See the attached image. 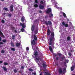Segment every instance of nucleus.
<instances>
[{
  "label": "nucleus",
  "mask_w": 75,
  "mask_h": 75,
  "mask_svg": "<svg viewBox=\"0 0 75 75\" xmlns=\"http://www.w3.org/2000/svg\"><path fill=\"white\" fill-rule=\"evenodd\" d=\"M25 19V18L24 17H22V18H21V21H22V22H24V21Z\"/></svg>",
  "instance_id": "19"
},
{
  "label": "nucleus",
  "mask_w": 75,
  "mask_h": 75,
  "mask_svg": "<svg viewBox=\"0 0 75 75\" xmlns=\"http://www.w3.org/2000/svg\"><path fill=\"white\" fill-rule=\"evenodd\" d=\"M16 38V36L14 35H12V38L13 40H15V38Z\"/></svg>",
  "instance_id": "18"
},
{
  "label": "nucleus",
  "mask_w": 75,
  "mask_h": 75,
  "mask_svg": "<svg viewBox=\"0 0 75 75\" xmlns=\"http://www.w3.org/2000/svg\"><path fill=\"white\" fill-rule=\"evenodd\" d=\"M3 44V42H0V45H1Z\"/></svg>",
  "instance_id": "54"
},
{
  "label": "nucleus",
  "mask_w": 75,
  "mask_h": 75,
  "mask_svg": "<svg viewBox=\"0 0 75 75\" xmlns=\"http://www.w3.org/2000/svg\"><path fill=\"white\" fill-rule=\"evenodd\" d=\"M65 62L67 63H68V60L67 59L65 60Z\"/></svg>",
  "instance_id": "49"
},
{
  "label": "nucleus",
  "mask_w": 75,
  "mask_h": 75,
  "mask_svg": "<svg viewBox=\"0 0 75 75\" xmlns=\"http://www.w3.org/2000/svg\"><path fill=\"white\" fill-rule=\"evenodd\" d=\"M58 54L59 56V57H61V56H62V54L60 53H58Z\"/></svg>",
  "instance_id": "44"
},
{
  "label": "nucleus",
  "mask_w": 75,
  "mask_h": 75,
  "mask_svg": "<svg viewBox=\"0 0 75 75\" xmlns=\"http://www.w3.org/2000/svg\"><path fill=\"white\" fill-rule=\"evenodd\" d=\"M34 7H35V8H37V7H38V5L37 4H35L34 5Z\"/></svg>",
  "instance_id": "31"
},
{
  "label": "nucleus",
  "mask_w": 75,
  "mask_h": 75,
  "mask_svg": "<svg viewBox=\"0 0 75 75\" xmlns=\"http://www.w3.org/2000/svg\"><path fill=\"white\" fill-rule=\"evenodd\" d=\"M61 58L62 59V61H63V60H64V59H65V57H62Z\"/></svg>",
  "instance_id": "32"
},
{
  "label": "nucleus",
  "mask_w": 75,
  "mask_h": 75,
  "mask_svg": "<svg viewBox=\"0 0 75 75\" xmlns=\"http://www.w3.org/2000/svg\"><path fill=\"white\" fill-rule=\"evenodd\" d=\"M67 21H69V19H67Z\"/></svg>",
  "instance_id": "63"
},
{
  "label": "nucleus",
  "mask_w": 75,
  "mask_h": 75,
  "mask_svg": "<svg viewBox=\"0 0 75 75\" xmlns=\"http://www.w3.org/2000/svg\"><path fill=\"white\" fill-rule=\"evenodd\" d=\"M62 25L64 26H65V27H68V24H65V23L64 22H62Z\"/></svg>",
  "instance_id": "9"
},
{
  "label": "nucleus",
  "mask_w": 75,
  "mask_h": 75,
  "mask_svg": "<svg viewBox=\"0 0 75 75\" xmlns=\"http://www.w3.org/2000/svg\"><path fill=\"white\" fill-rule=\"evenodd\" d=\"M13 7H14V5H12L11 6H10V8H13Z\"/></svg>",
  "instance_id": "39"
},
{
  "label": "nucleus",
  "mask_w": 75,
  "mask_h": 75,
  "mask_svg": "<svg viewBox=\"0 0 75 75\" xmlns=\"http://www.w3.org/2000/svg\"><path fill=\"white\" fill-rule=\"evenodd\" d=\"M38 29H37L36 30H35V31L34 33H35V34H37V33H38Z\"/></svg>",
  "instance_id": "17"
},
{
  "label": "nucleus",
  "mask_w": 75,
  "mask_h": 75,
  "mask_svg": "<svg viewBox=\"0 0 75 75\" xmlns=\"http://www.w3.org/2000/svg\"><path fill=\"white\" fill-rule=\"evenodd\" d=\"M39 13H42V12L41 11H40Z\"/></svg>",
  "instance_id": "57"
},
{
  "label": "nucleus",
  "mask_w": 75,
  "mask_h": 75,
  "mask_svg": "<svg viewBox=\"0 0 75 75\" xmlns=\"http://www.w3.org/2000/svg\"><path fill=\"white\" fill-rule=\"evenodd\" d=\"M40 75H42V74H40Z\"/></svg>",
  "instance_id": "64"
},
{
  "label": "nucleus",
  "mask_w": 75,
  "mask_h": 75,
  "mask_svg": "<svg viewBox=\"0 0 75 75\" xmlns=\"http://www.w3.org/2000/svg\"><path fill=\"white\" fill-rule=\"evenodd\" d=\"M0 35H1V37H3V38H5L4 35H3V33H2V32L0 30Z\"/></svg>",
  "instance_id": "10"
},
{
  "label": "nucleus",
  "mask_w": 75,
  "mask_h": 75,
  "mask_svg": "<svg viewBox=\"0 0 75 75\" xmlns=\"http://www.w3.org/2000/svg\"><path fill=\"white\" fill-rule=\"evenodd\" d=\"M54 32H53L51 33V36L50 39V41L49 43V44L50 45H52V47H54V44H53V41H52L54 38Z\"/></svg>",
  "instance_id": "2"
},
{
  "label": "nucleus",
  "mask_w": 75,
  "mask_h": 75,
  "mask_svg": "<svg viewBox=\"0 0 75 75\" xmlns=\"http://www.w3.org/2000/svg\"><path fill=\"white\" fill-rule=\"evenodd\" d=\"M2 42H6V39L3 40H2Z\"/></svg>",
  "instance_id": "40"
},
{
  "label": "nucleus",
  "mask_w": 75,
  "mask_h": 75,
  "mask_svg": "<svg viewBox=\"0 0 75 75\" xmlns=\"http://www.w3.org/2000/svg\"><path fill=\"white\" fill-rule=\"evenodd\" d=\"M50 17H54L53 16V14L52 13V12L50 13V14L49 15Z\"/></svg>",
  "instance_id": "22"
},
{
  "label": "nucleus",
  "mask_w": 75,
  "mask_h": 75,
  "mask_svg": "<svg viewBox=\"0 0 75 75\" xmlns=\"http://www.w3.org/2000/svg\"><path fill=\"white\" fill-rule=\"evenodd\" d=\"M34 55L35 57H37L38 55V52L35 51L34 52Z\"/></svg>",
  "instance_id": "7"
},
{
  "label": "nucleus",
  "mask_w": 75,
  "mask_h": 75,
  "mask_svg": "<svg viewBox=\"0 0 75 75\" xmlns=\"http://www.w3.org/2000/svg\"><path fill=\"white\" fill-rule=\"evenodd\" d=\"M2 68H3L4 71H7V68L4 66H3Z\"/></svg>",
  "instance_id": "15"
},
{
  "label": "nucleus",
  "mask_w": 75,
  "mask_h": 75,
  "mask_svg": "<svg viewBox=\"0 0 75 75\" xmlns=\"http://www.w3.org/2000/svg\"><path fill=\"white\" fill-rule=\"evenodd\" d=\"M56 65H57V66H58V64L57 63H56Z\"/></svg>",
  "instance_id": "61"
},
{
  "label": "nucleus",
  "mask_w": 75,
  "mask_h": 75,
  "mask_svg": "<svg viewBox=\"0 0 75 75\" xmlns=\"http://www.w3.org/2000/svg\"><path fill=\"white\" fill-rule=\"evenodd\" d=\"M39 8L40 9H44V6L40 5H39Z\"/></svg>",
  "instance_id": "13"
},
{
  "label": "nucleus",
  "mask_w": 75,
  "mask_h": 75,
  "mask_svg": "<svg viewBox=\"0 0 75 75\" xmlns=\"http://www.w3.org/2000/svg\"><path fill=\"white\" fill-rule=\"evenodd\" d=\"M12 15V14H11V13L8 14V17H11Z\"/></svg>",
  "instance_id": "30"
},
{
  "label": "nucleus",
  "mask_w": 75,
  "mask_h": 75,
  "mask_svg": "<svg viewBox=\"0 0 75 75\" xmlns=\"http://www.w3.org/2000/svg\"><path fill=\"white\" fill-rule=\"evenodd\" d=\"M58 72L59 74H61L62 72H63V71H62V68H59L58 70Z\"/></svg>",
  "instance_id": "8"
},
{
  "label": "nucleus",
  "mask_w": 75,
  "mask_h": 75,
  "mask_svg": "<svg viewBox=\"0 0 75 75\" xmlns=\"http://www.w3.org/2000/svg\"><path fill=\"white\" fill-rule=\"evenodd\" d=\"M50 13H52V11L51 8H49L46 11V13L49 14Z\"/></svg>",
  "instance_id": "6"
},
{
  "label": "nucleus",
  "mask_w": 75,
  "mask_h": 75,
  "mask_svg": "<svg viewBox=\"0 0 75 75\" xmlns=\"http://www.w3.org/2000/svg\"><path fill=\"white\" fill-rule=\"evenodd\" d=\"M42 66L43 68H46V64H45L44 63H43L42 64Z\"/></svg>",
  "instance_id": "26"
},
{
  "label": "nucleus",
  "mask_w": 75,
  "mask_h": 75,
  "mask_svg": "<svg viewBox=\"0 0 75 75\" xmlns=\"http://www.w3.org/2000/svg\"><path fill=\"white\" fill-rule=\"evenodd\" d=\"M49 48L50 51L51 52H52V47H51V46H49Z\"/></svg>",
  "instance_id": "21"
},
{
  "label": "nucleus",
  "mask_w": 75,
  "mask_h": 75,
  "mask_svg": "<svg viewBox=\"0 0 75 75\" xmlns=\"http://www.w3.org/2000/svg\"><path fill=\"white\" fill-rule=\"evenodd\" d=\"M29 71H31V72H33L34 70L32 69H30L29 70Z\"/></svg>",
  "instance_id": "35"
},
{
  "label": "nucleus",
  "mask_w": 75,
  "mask_h": 75,
  "mask_svg": "<svg viewBox=\"0 0 75 75\" xmlns=\"http://www.w3.org/2000/svg\"><path fill=\"white\" fill-rule=\"evenodd\" d=\"M69 56H70V57H71V55H72V54H71V53H69Z\"/></svg>",
  "instance_id": "48"
},
{
  "label": "nucleus",
  "mask_w": 75,
  "mask_h": 75,
  "mask_svg": "<svg viewBox=\"0 0 75 75\" xmlns=\"http://www.w3.org/2000/svg\"><path fill=\"white\" fill-rule=\"evenodd\" d=\"M10 11L11 12L13 11V8H10Z\"/></svg>",
  "instance_id": "41"
},
{
  "label": "nucleus",
  "mask_w": 75,
  "mask_h": 75,
  "mask_svg": "<svg viewBox=\"0 0 75 75\" xmlns=\"http://www.w3.org/2000/svg\"><path fill=\"white\" fill-rule=\"evenodd\" d=\"M21 69H24V67L23 66H22L21 67Z\"/></svg>",
  "instance_id": "52"
},
{
  "label": "nucleus",
  "mask_w": 75,
  "mask_h": 75,
  "mask_svg": "<svg viewBox=\"0 0 75 75\" xmlns=\"http://www.w3.org/2000/svg\"><path fill=\"white\" fill-rule=\"evenodd\" d=\"M63 16H64V17H65L66 18H67V17L66 16V14L64 13H63Z\"/></svg>",
  "instance_id": "25"
},
{
  "label": "nucleus",
  "mask_w": 75,
  "mask_h": 75,
  "mask_svg": "<svg viewBox=\"0 0 75 75\" xmlns=\"http://www.w3.org/2000/svg\"><path fill=\"white\" fill-rule=\"evenodd\" d=\"M20 25L21 26H22L23 28H25L26 27V25H25V23H23L22 24V23H20Z\"/></svg>",
  "instance_id": "5"
},
{
  "label": "nucleus",
  "mask_w": 75,
  "mask_h": 75,
  "mask_svg": "<svg viewBox=\"0 0 75 75\" xmlns=\"http://www.w3.org/2000/svg\"><path fill=\"white\" fill-rule=\"evenodd\" d=\"M1 41V37H0V41Z\"/></svg>",
  "instance_id": "60"
},
{
  "label": "nucleus",
  "mask_w": 75,
  "mask_h": 75,
  "mask_svg": "<svg viewBox=\"0 0 75 75\" xmlns=\"http://www.w3.org/2000/svg\"><path fill=\"white\" fill-rule=\"evenodd\" d=\"M11 47H15V46L14 45V44L12 42H11Z\"/></svg>",
  "instance_id": "16"
},
{
  "label": "nucleus",
  "mask_w": 75,
  "mask_h": 75,
  "mask_svg": "<svg viewBox=\"0 0 75 75\" xmlns=\"http://www.w3.org/2000/svg\"><path fill=\"white\" fill-rule=\"evenodd\" d=\"M21 31H22V32H24L25 31L24 29V28H22L21 29Z\"/></svg>",
  "instance_id": "29"
},
{
  "label": "nucleus",
  "mask_w": 75,
  "mask_h": 75,
  "mask_svg": "<svg viewBox=\"0 0 75 75\" xmlns=\"http://www.w3.org/2000/svg\"><path fill=\"white\" fill-rule=\"evenodd\" d=\"M67 39L68 41H69L71 39V38L69 36H68L67 38Z\"/></svg>",
  "instance_id": "23"
},
{
  "label": "nucleus",
  "mask_w": 75,
  "mask_h": 75,
  "mask_svg": "<svg viewBox=\"0 0 75 75\" xmlns=\"http://www.w3.org/2000/svg\"><path fill=\"white\" fill-rule=\"evenodd\" d=\"M16 47H18L20 46V43H17L16 44Z\"/></svg>",
  "instance_id": "14"
},
{
  "label": "nucleus",
  "mask_w": 75,
  "mask_h": 75,
  "mask_svg": "<svg viewBox=\"0 0 75 75\" xmlns=\"http://www.w3.org/2000/svg\"><path fill=\"white\" fill-rule=\"evenodd\" d=\"M4 52L5 51H4V50H2L1 51V53H2V54H4Z\"/></svg>",
  "instance_id": "42"
},
{
  "label": "nucleus",
  "mask_w": 75,
  "mask_h": 75,
  "mask_svg": "<svg viewBox=\"0 0 75 75\" xmlns=\"http://www.w3.org/2000/svg\"><path fill=\"white\" fill-rule=\"evenodd\" d=\"M35 47H36V50H38V47L36 46V45H35Z\"/></svg>",
  "instance_id": "53"
},
{
  "label": "nucleus",
  "mask_w": 75,
  "mask_h": 75,
  "mask_svg": "<svg viewBox=\"0 0 75 75\" xmlns=\"http://www.w3.org/2000/svg\"><path fill=\"white\" fill-rule=\"evenodd\" d=\"M26 49L27 51H28L29 50V48H28V47H27Z\"/></svg>",
  "instance_id": "50"
},
{
  "label": "nucleus",
  "mask_w": 75,
  "mask_h": 75,
  "mask_svg": "<svg viewBox=\"0 0 75 75\" xmlns=\"http://www.w3.org/2000/svg\"><path fill=\"white\" fill-rule=\"evenodd\" d=\"M35 3H36V4H37L38 3V0H35Z\"/></svg>",
  "instance_id": "37"
},
{
  "label": "nucleus",
  "mask_w": 75,
  "mask_h": 75,
  "mask_svg": "<svg viewBox=\"0 0 75 75\" xmlns=\"http://www.w3.org/2000/svg\"><path fill=\"white\" fill-rule=\"evenodd\" d=\"M3 63V61H0V64H1Z\"/></svg>",
  "instance_id": "58"
},
{
  "label": "nucleus",
  "mask_w": 75,
  "mask_h": 75,
  "mask_svg": "<svg viewBox=\"0 0 75 75\" xmlns=\"http://www.w3.org/2000/svg\"><path fill=\"white\" fill-rule=\"evenodd\" d=\"M4 10H6V11H8V8L6 7L4 8H3Z\"/></svg>",
  "instance_id": "24"
},
{
  "label": "nucleus",
  "mask_w": 75,
  "mask_h": 75,
  "mask_svg": "<svg viewBox=\"0 0 75 75\" xmlns=\"http://www.w3.org/2000/svg\"><path fill=\"white\" fill-rule=\"evenodd\" d=\"M10 28L12 30L13 33H17V30L16 29V28L14 27L13 26H11L10 27Z\"/></svg>",
  "instance_id": "3"
},
{
  "label": "nucleus",
  "mask_w": 75,
  "mask_h": 75,
  "mask_svg": "<svg viewBox=\"0 0 75 75\" xmlns=\"http://www.w3.org/2000/svg\"><path fill=\"white\" fill-rule=\"evenodd\" d=\"M46 75H51V74H50L48 73V72H45Z\"/></svg>",
  "instance_id": "43"
},
{
  "label": "nucleus",
  "mask_w": 75,
  "mask_h": 75,
  "mask_svg": "<svg viewBox=\"0 0 75 75\" xmlns=\"http://www.w3.org/2000/svg\"><path fill=\"white\" fill-rule=\"evenodd\" d=\"M1 22L2 23H4L5 21H4V20H2L1 21Z\"/></svg>",
  "instance_id": "45"
},
{
  "label": "nucleus",
  "mask_w": 75,
  "mask_h": 75,
  "mask_svg": "<svg viewBox=\"0 0 75 75\" xmlns=\"http://www.w3.org/2000/svg\"><path fill=\"white\" fill-rule=\"evenodd\" d=\"M32 75L33 74V75H37V74H36V73H35L33 72V73H32Z\"/></svg>",
  "instance_id": "46"
},
{
  "label": "nucleus",
  "mask_w": 75,
  "mask_h": 75,
  "mask_svg": "<svg viewBox=\"0 0 75 75\" xmlns=\"http://www.w3.org/2000/svg\"><path fill=\"white\" fill-rule=\"evenodd\" d=\"M75 67V66H73L72 67H71V71H74V68Z\"/></svg>",
  "instance_id": "20"
},
{
  "label": "nucleus",
  "mask_w": 75,
  "mask_h": 75,
  "mask_svg": "<svg viewBox=\"0 0 75 75\" xmlns=\"http://www.w3.org/2000/svg\"><path fill=\"white\" fill-rule=\"evenodd\" d=\"M4 65H7L8 63L7 62H4Z\"/></svg>",
  "instance_id": "33"
},
{
  "label": "nucleus",
  "mask_w": 75,
  "mask_h": 75,
  "mask_svg": "<svg viewBox=\"0 0 75 75\" xmlns=\"http://www.w3.org/2000/svg\"><path fill=\"white\" fill-rule=\"evenodd\" d=\"M50 34H51V31L49 29L47 30V35H50Z\"/></svg>",
  "instance_id": "11"
},
{
  "label": "nucleus",
  "mask_w": 75,
  "mask_h": 75,
  "mask_svg": "<svg viewBox=\"0 0 75 75\" xmlns=\"http://www.w3.org/2000/svg\"><path fill=\"white\" fill-rule=\"evenodd\" d=\"M60 65H62V64H63V63L61 62V63H60Z\"/></svg>",
  "instance_id": "59"
},
{
  "label": "nucleus",
  "mask_w": 75,
  "mask_h": 75,
  "mask_svg": "<svg viewBox=\"0 0 75 75\" xmlns=\"http://www.w3.org/2000/svg\"><path fill=\"white\" fill-rule=\"evenodd\" d=\"M13 71H14V73H16L17 72V71L16 69H14L13 70Z\"/></svg>",
  "instance_id": "36"
},
{
  "label": "nucleus",
  "mask_w": 75,
  "mask_h": 75,
  "mask_svg": "<svg viewBox=\"0 0 75 75\" xmlns=\"http://www.w3.org/2000/svg\"><path fill=\"white\" fill-rule=\"evenodd\" d=\"M6 13H3L2 14V15H6Z\"/></svg>",
  "instance_id": "56"
},
{
  "label": "nucleus",
  "mask_w": 75,
  "mask_h": 75,
  "mask_svg": "<svg viewBox=\"0 0 75 75\" xmlns=\"http://www.w3.org/2000/svg\"><path fill=\"white\" fill-rule=\"evenodd\" d=\"M66 68H64L63 69V71L64 72H66Z\"/></svg>",
  "instance_id": "47"
},
{
  "label": "nucleus",
  "mask_w": 75,
  "mask_h": 75,
  "mask_svg": "<svg viewBox=\"0 0 75 75\" xmlns=\"http://www.w3.org/2000/svg\"><path fill=\"white\" fill-rule=\"evenodd\" d=\"M35 27V25H33L31 27V30L32 31H33L34 30V28Z\"/></svg>",
  "instance_id": "12"
},
{
  "label": "nucleus",
  "mask_w": 75,
  "mask_h": 75,
  "mask_svg": "<svg viewBox=\"0 0 75 75\" xmlns=\"http://www.w3.org/2000/svg\"><path fill=\"white\" fill-rule=\"evenodd\" d=\"M56 60H58V58H59V57H56Z\"/></svg>",
  "instance_id": "55"
},
{
  "label": "nucleus",
  "mask_w": 75,
  "mask_h": 75,
  "mask_svg": "<svg viewBox=\"0 0 75 75\" xmlns=\"http://www.w3.org/2000/svg\"><path fill=\"white\" fill-rule=\"evenodd\" d=\"M36 60H40L41 61V59L40 57H37L36 58Z\"/></svg>",
  "instance_id": "27"
},
{
  "label": "nucleus",
  "mask_w": 75,
  "mask_h": 75,
  "mask_svg": "<svg viewBox=\"0 0 75 75\" xmlns=\"http://www.w3.org/2000/svg\"><path fill=\"white\" fill-rule=\"evenodd\" d=\"M40 4H44V2L42 1H41L40 2Z\"/></svg>",
  "instance_id": "38"
},
{
  "label": "nucleus",
  "mask_w": 75,
  "mask_h": 75,
  "mask_svg": "<svg viewBox=\"0 0 75 75\" xmlns=\"http://www.w3.org/2000/svg\"><path fill=\"white\" fill-rule=\"evenodd\" d=\"M53 55L54 57H57V56H58V54L55 53H54Z\"/></svg>",
  "instance_id": "34"
},
{
  "label": "nucleus",
  "mask_w": 75,
  "mask_h": 75,
  "mask_svg": "<svg viewBox=\"0 0 75 75\" xmlns=\"http://www.w3.org/2000/svg\"><path fill=\"white\" fill-rule=\"evenodd\" d=\"M11 51H16V49L14 48H11Z\"/></svg>",
  "instance_id": "28"
},
{
  "label": "nucleus",
  "mask_w": 75,
  "mask_h": 75,
  "mask_svg": "<svg viewBox=\"0 0 75 75\" xmlns=\"http://www.w3.org/2000/svg\"><path fill=\"white\" fill-rule=\"evenodd\" d=\"M5 0H0L1 1H4Z\"/></svg>",
  "instance_id": "62"
},
{
  "label": "nucleus",
  "mask_w": 75,
  "mask_h": 75,
  "mask_svg": "<svg viewBox=\"0 0 75 75\" xmlns=\"http://www.w3.org/2000/svg\"><path fill=\"white\" fill-rule=\"evenodd\" d=\"M34 40H32L31 41V44L32 45V47L33 50L34 51L35 50V47L36 45L37 44V37L36 36V35H34Z\"/></svg>",
  "instance_id": "1"
},
{
  "label": "nucleus",
  "mask_w": 75,
  "mask_h": 75,
  "mask_svg": "<svg viewBox=\"0 0 75 75\" xmlns=\"http://www.w3.org/2000/svg\"><path fill=\"white\" fill-rule=\"evenodd\" d=\"M45 24L46 25H49L50 26L52 25V23L51 21H48V22L47 21H45Z\"/></svg>",
  "instance_id": "4"
},
{
  "label": "nucleus",
  "mask_w": 75,
  "mask_h": 75,
  "mask_svg": "<svg viewBox=\"0 0 75 75\" xmlns=\"http://www.w3.org/2000/svg\"><path fill=\"white\" fill-rule=\"evenodd\" d=\"M35 61H36V62L37 63H38V62H39V60H35Z\"/></svg>",
  "instance_id": "51"
}]
</instances>
